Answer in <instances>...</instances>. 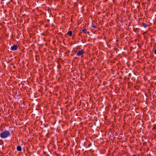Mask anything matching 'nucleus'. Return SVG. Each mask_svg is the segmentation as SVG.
<instances>
[{
	"mask_svg": "<svg viewBox=\"0 0 156 156\" xmlns=\"http://www.w3.org/2000/svg\"><path fill=\"white\" fill-rule=\"evenodd\" d=\"M10 135V133L8 130H5L0 133V137L5 139L9 137Z\"/></svg>",
	"mask_w": 156,
	"mask_h": 156,
	"instance_id": "f257e3e1",
	"label": "nucleus"
},
{
	"mask_svg": "<svg viewBox=\"0 0 156 156\" xmlns=\"http://www.w3.org/2000/svg\"><path fill=\"white\" fill-rule=\"evenodd\" d=\"M84 52L83 50L82 49L80 51H79L76 54V55L77 56H80L83 54Z\"/></svg>",
	"mask_w": 156,
	"mask_h": 156,
	"instance_id": "f03ea898",
	"label": "nucleus"
},
{
	"mask_svg": "<svg viewBox=\"0 0 156 156\" xmlns=\"http://www.w3.org/2000/svg\"><path fill=\"white\" fill-rule=\"evenodd\" d=\"M17 49V45H14L11 47L10 49L12 51L16 50Z\"/></svg>",
	"mask_w": 156,
	"mask_h": 156,
	"instance_id": "7ed1b4c3",
	"label": "nucleus"
},
{
	"mask_svg": "<svg viewBox=\"0 0 156 156\" xmlns=\"http://www.w3.org/2000/svg\"><path fill=\"white\" fill-rule=\"evenodd\" d=\"M17 150L18 151H21L22 150V148L20 146H18L17 147Z\"/></svg>",
	"mask_w": 156,
	"mask_h": 156,
	"instance_id": "20e7f679",
	"label": "nucleus"
},
{
	"mask_svg": "<svg viewBox=\"0 0 156 156\" xmlns=\"http://www.w3.org/2000/svg\"><path fill=\"white\" fill-rule=\"evenodd\" d=\"M68 34L69 35V36H71L72 35L73 32L72 31H68Z\"/></svg>",
	"mask_w": 156,
	"mask_h": 156,
	"instance_id": "39448f33",
	"label": "nucleus"
},
{
	"mask_svg": "<svg viewBox=\"0 0 156 156\" xmlns=\"http://www.w3.org/2000/svg\"><path fill=\"white\" fill-rule=\"evenodd\" d=\"M82 31L84 33H85V34H86V33H88V32H87V30L86 29H83V30H82Z\"/></svg>",
	"mask_w": 156,
	"mask_h": 156,
	"instance_id": "423d86ee",
	"label": "nucleus"
},
{
	"mask_svg": "<svg viewBox=\"0 0 156 156\" xmlns=\"http://www.w3.org/2000/svg\"><path fill=\"white\" fill-rule=\"evenodd\" d=\"M142 25H143V26L144 27V28H146L147 27V25L146 24V23H142Z\"/></svg>",
	"mask_w": 156,
	"mask_h": 156,
	"instance_id": "0eeeda50",
	"label": "nucleus"
},
{
	"mask_svg": "<svg viewBox=\"0 0 156 156\" xmlns=\"http://www.w3.org/2000/svg\"><path fill=\"white\" fill-rule=\"evenodd\" d=\"M154 53L155 54H156V49L154 50Z\"/></svg>",
	"mask_w": 156,
	"mask_h": 156,
	"instance_id": "6e6552de",
	"label": "nucleus"
},
{
	"mask_svg": "<svg viewBox=\"0 0 156 156\" xmlns=\"http://www.w3.org/2000/svg\"><path fill=\"white\" fill-rule=\"evenodd\" d=\"M132 156H136V155L135 154H134V155H133Z\"/></svg>",
	"mask_w": 156,
	"mask_h": 156,
	"instance_id": "1a4fd4ad",
	"label": "nucleus"
}]
</instances>
